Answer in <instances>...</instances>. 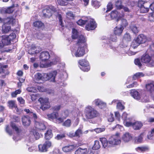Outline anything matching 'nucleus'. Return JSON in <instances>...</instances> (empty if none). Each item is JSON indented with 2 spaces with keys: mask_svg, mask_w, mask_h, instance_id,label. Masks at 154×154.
<instances>
[{
  "mask_svg": "<svg viewBox=\"0 0 154 154\" xmlns=\"http://www.w3.org/2000/svg\"><path fill=\"white\" fill-rule=\"evenodd\" d=\"M86 40L83 36H81L79 38L75 46L73 47L71 49V53L73 57H81L85 53V48L86 46Z\"/></svg>",
  "mask_w": 154,
  "mask_h": 154,
  "instance_id": "f257e3e1",
  "label": "nucleus"
},
{
  "mask_svg": "<svg viewBox=\"0 0 154 154\" xmlns=\"http://www.w3.org/2000/svg\"><path fill=\"white\" fill-rule=\"evenodd\" d=\"M100 140L105 148L113 147L120 143L121 141L119 134L117 133L110 137L108 140L104 137L100 138Z\"/></svg>",
  "mask_w": 154,
  "mask_h": 154,
  "instance_id": "f03ea898",
  "label": "nucleus"
},
{
  "mask_svg": "<svg viewBox=\"0 0 154 154\" xmlns=\"http://www.w3.org/2000/svg\"><path fill=\"white\" fill-rule=\"evenodd\" d=\"M50 57V55L48 52L45 51L41 53L40 56V58L42 62L41 63V66L44 67H47L50 66L51 64H55L57 62H59L60 61V58L58 57H56L54 62L51 63L50 64L48 63V60Z\"/></svg>",
  "mask_w": 154,
  "mask_h": 154,
  "instance_id": "7ed1b4c3",
  "label": "nucleus"
},
{
  "mask_svg": "<svg viewBox=\"0 0 154 154\" xmlns=\"http://www.w3.org/2000/svg\"><path fill=\"white\" fill-rule=\"evenodd\" d=\"M85 116L87 119H92L97 117L98 112L92 106L88 105L85 108L84 111Z\"/></svg>",
  "mask_w": 154,
  "mask_h": 154,
  "instance_id": "20e7f679",
  "label": "nucleus"
},
{
  "mask_svg": "<svg viewBox=\"0 0 154 154\" xmlns=\"http://www.w3.org/2000/svg\"><path fill=\"white\" fill-rule=\"evenodd\" d=\"M17 20L12 17L5 19L4 20V23L2 26V33H6L11 31V27L9 25L10 24L14 25L17 23Z\"/></svg>",
  "mask_w": 154,
  "mask_h": 154,
  "instance_id": "39448f33",
  "label": "nucleus"
},
{
  "mask_svg": "<svg viewBox=\"0 0 154 154\" xmlns=\"http://www.w3.org/2000/svg\"><path fill=\"white\" fill-rule=\"evenodd\" d=\"M38 101L41 104L40 108L43 110H45L50 107V105L48 98L40 97L38 99Z\"/></svg>",
  "mask_w": 154,
  "mask_h": 154,
  "instance_id": "423d86ee",
  "label": "nucleus"
},
{
  "mask_svg": "<svg viewBox=\"0 0 154 154\" xmlns=\"http://www.w3.org/2000/svg\"><path fill=\"white\" fill-rule=\"evenodd\" d=\"M142 62L148 64L149 66L152 67L154 66V59L151 57L149 55H143L141 58Z\"/></svg>",
  "mask_w": 154,
  "mask_h": 154,
  "instance_id": "0eeeda50",
  "label": "nucleus"
},
{
  "mask_svg": "<svg viewBox=\"0 0 154 154\" xmlns=\"http://www.w3.org/2000/svg\"><path fill=\"white\" fill-rule=\"evenodd\" d=\"M88 23L86 26L85 28L88 30H94L96 27L95 22L93 19L87 18Z\"/></svg>",
  "mask_w": 154,
  "mask_h": 154,
  "instance_id": "6e6552de",
  "label": "nucleus"
},
{
  "mask_svg": "<svg viewBox=\"0 0 154 154\" xmlns=\"http://www.w3.org/2000/svg\"><path fill=\"white\" fill-rule=\"evenodd\" d=\"M57 73L56 71H54L48 73L44 74V76L45 77V81L50 80L51 82H54Z\"/></svg>",
  "mask_w": 154,
  "mask_h": 154,
  "instance_id": "1a4fd4ad",
  "label": "nucleus"
},
{
  "mask_svg": "<svg viewBox=\"0 0 154 154\" xmlns=\"http://www.w3.org/2000/svg\"><path fill=\"white\" fill-rule=\"evenodd\" d=\"M51 146V143L50 141H45L43 145L40 144L38 146L39 150L41 152H45L47 151L48 148Z\"/></svg>",
  "mask_w": 154,
  "mask_h": 154,
  "instance_id": "9d476101",
  "label": "nucleus"
},
{
  "mask_svg": "<svg viewBox=\"0 0 154 154\" xmlns=\"http://www.w3.org/2000/svg\"><path fill=\"white\" fill-rule=\"evenodd\" d=\"M35 81L38 83H42L45 81V77L43 75L39 73H36L35 75Z\"/></svg>",
  "mask_w": 154,
  "mask_h": 154,
  "instance_id": "9b49d317",
  "label": "nucleus"
},
{
  "mask_svg": "<svg viewBox=\"0 0 154 154\" xmlns=\"http://www.w3.org/2000/svg\"><path fill=\"white\" fill-rule=\"evenodd\" d=\"M29 140L32 142L35 140H37L39 138V135L38 132L35 131H31L29 136Z\"/></svg>",
  "mask_w": 154,
  "mask_h": 154,
  "instance_id": "f8f14e48",
  "label": "nucleus"
},
{
  "mask_svg": "<svg viewBox=\"0 0 154 154\" xmlns=\"http://www.w3.org/2000/svg\"><path fill=\"white\" fill-rule=\"evenodd\" d=\"M41 51V48L39 47H35V45H32L30 48L28 50V53L30 54H34L39 52Z\"/></svg>",
  "mask_w": 154,
  "mask_h": 154,
  "instance_id": "ddd939ff",
  "label": "nucleus"
},
{
  "mask_svg": "<svg viewBox=\"0 0 154 154\" xmlns=\"http://www.w3.org/2000/svg\"><path fill=\"white\" fill-rule=\"evenodd\" d=\"M47 13L44 14L45 16L47 17H49L52 16L53 12L56 11V9L53 6H50L46 10Z\"/></svg>",
  "mask_w": 154,
  "mask_h": 154,
  "instance_id": "4468645a",
  "label": "nucleus"
},
{
  "mask_svg": "<svg viewBox=\"0 0 154 154\" xmlns=\"http://www.w3.org/2000/svg\"><path fill=\"white\" fill-rule=\"evenodd\" d=\"M35 125L36 128L39 130H44L46 129V126L44 122L35 121Z\"/></svg>",
  "mask_w": 154,
  "mask_h": 154,
  "instance_id": "2eb2a0df",
  "label": "nucleus"
},
{
  "mask_svg": "<svg viewBox=\"0 0 154 154\" xmlns=\"http://www.w3.org/2000/svg\"><path fill=\"white\" fill-rule=\"evenodd\" d=\"M122 139L125 142H128L132 139L131 135L128 132H126L122 135Z\"/></svg>",
  "mask_w": 154,
  "mask_h": 154,
  "instance_id": "dca6fc26",
  "label": "nucleus"
},
{
  "mask_svg": "<svg viewBox=\"0 0 154 154\" xmlns=\"http://www.w3.org/2000/svg\"><path fill=\"white\" fill-rule=\"evenodd\" d=\"M149 2H146L144 5L140 8V12L141 13H146L149 11Z\"/></svg>",
  "mask_w": 154,
  "mask_h": 154,
  "instance_id": "f3484780",
  "label": "nucleus"
},
{
  "mask_svg": "<svg viewBox=\"0 0 154 154\" xmlns=\"http://www.w3.org/2000/svg\"><path fill=\"white\" fill-rule=\"evenodd\" d=\"M136 39L140 44L145 43L147 40L146 36L143 34L138 35Z\"/></svg>",
  "mask_w": 154,
  "mask_h": 154,
  "instance_id": "a211bd4d",
  "label": "nucleus"
},
{
  "mask_svg": "<svg viewBox=\"0 0 154 154\" xmlns=\"http://www.w3.org/2000/svg\"><path fill=\"white\" fill-rule=\"evenodd\" d=\"M147 138L150 140L152 143H154V128H152L149 131L147 135Z\"/></svg>",
  "mask_w": 154,
  "mask_h": 154,
  "instance_id": "6ab92c4d",
  "label": "nucleus"
},
{
  "mask_svg": "<svg viewBox=\"0 0 154 154\" xmlns=\"http://www.w3.org/2000/svg\"><path fill=\"white\" fill-rule=\"evenodd\" d=\"M131 95L135 99L139 100L140 98V95L139 93L136 90L133 89L130 92Z\"/></svg>",
  "mask_w": 154,
  "mask_h": 154,
  "instance_id": "aec40b11",
  "label": "nucleus"
},
{
  "mask_svg": "<svg viewBox=\"0 0 154 154\" xmlns=\"http://www.w3.org/2000/svg\"><path fill=\"white\" fill-rule=\"evenodd\" d=\"M23 124L25 126H29L31 123L30 118L29 117L24 116L22 118Z\"/></svg>",
  "mask_w": 154,
  "mask_h": 154,
  "instance_id": "412c9836",
  "label": "nucleus"
},
{
  "mask_svg": "<svg viewBox=\"0 0 154 154\" xmlns=\"http://www.w3.org/2000/svg\"><path fill=\"white\" fill-rule=\"evenodd\" d=\"M146 135L145 132H143L141 133L139 136L134 138V140L135 143H141L143 141V137Z\"/></svg>",
  "mask_w": 154,
  "mask_h": 154,
  "instance_id": "4be33fe9",
  "label": "nucleus"
},
{
  "mask_svg": "<svg viewBox=\"0 0 154 154\" xmlns=\"http://www.w3.org/2000/svg\"><path fill=\"white\" fill-rule=\"evenodd\" d=\"M146 89L152 92L154 91V82H152L147 84L146 86Z\"/></svg>",
  "mask_w": 154,
  "mask_h": 154,
  "instance_id": "5701e85b",
  "label": "nucleus"
},
{
  "mask_svg": "<svg viewBox=\"0 0 154 154\" xmlns=\"http://www.w3.org/2000/svg\"><path fill=\"white\" fill-rule=\"evenodd\" d=\"M2 42L3 44V46L5 45H8L11 43V41L9 39L8 35H3L2 36Z\"/></svg>",
  "mask_w": 154,
  "mask_h": 154,
  "instance_id": "b1692460",
  "label": "nucleus"
},
{
  "mask_svg": "<svg viewBox=\"0 0 154 154\" xmlns=\"http://www.w3.org/2000/svg\"><path fill=\"white\" fill-rule=\"evenodd\" d=\"M75 148L74 145H69L63 147L62 148L63 151L66 152H70L73 150Z\"/></svg>",
  "mask_w": 154,
  "mask_h": 154,
  "instance_id": "393cba45",
  "label": "nucleus"
},
{
  "mask_svg": "<svg viewBox=\"0 0 154 154\" xmlns=\"http://www.w3.org/2000/svg\"><path fill=\"white\" fill-rule=\"evenodd\" d=\"M124 29L122 26H117L114 29V33L116 35H120Z\"/></svg>",
  "mask_w": 154,
  "mask_h": 154,
  "instance_id": "a878e982",
  "label": "nucleus"
},
{
  "mask_svg": "<svg viewBox=\"0 0 154 154\" xmlns=\"http://www.w3.org/2000/svg\"><path fill=\"white\" fill-rule=\"evenodd\" d=\"M143 125V124L141 122L137 121L133 123L132 127L134 130H138L140 129Z\"/></svg>",
  "mask_w": 154,
  "mask_h": 154,
  "instance_id": "bb28decb",
  "label": "nucleus"
},
{
  "mask_svg": "<svg viewBox=\"0 0 154 154\" xmlns=\"http://www.w3.org/2000/svg\"><path fill=\"white\" fill-rule=\"evenodd\" d=\"M130 28L131 30L134 34L137 33L139 32L138 27L133 23H131V24Z\"/></svg>",
  "mask_w": 154,
  "mask_h": 154,
  "instance_id": "cd10ccee",
  "label": "nucleus"
},
{
  "mask_svg": "<svg viewBox=\"0 0 154 154\" xmlns=\"http://www.w3.org/2000/svg\"><path fill=\"white\" fill-rule=\"evenodd\" d=\"M81 36H83L82 35H80L79 32H78L77 30L73 29L72 30V37L73 39H77L78 41L79 40V38Z\"/></svg>",
  "mask_w": 154,
  "mask_h": 154,
  "instance_id": "c85d7f7f",
  "label": "nucleus"
},
{
  "mask_svg": "<svg viewBox=\"0 0 154 154\" xmlns=\"http://www.w3.org/2000/svg\"><path fill=\"white\" fill-rule=\"evenodd\" d=\"M149 149V147L147 146L138 147L136 148V150L139 152L147 151H148Z\"/></svg>",
  "mask_w": 154,
  "mask_h": 154,
  "instance_id": "c756f323",
  "label": "nucleus"
},
{
  "mask_svg": "<svg viewBox=\"0 0 154 154\" xmlns=\"http://www.w3.org/2000/svg\"><path fill=\"white\" fill-rule=\"evenodd\" d=\"M52 131L51 130H48L45 134V137L46 140H50L53 137Z\"/></svg>",
  "mask_w": 154,
  "mask_h": 154,
  "instance_id": "7c9ffc66",
  "label": "nucleus"
},
{
  "mask_svg": "<svg viewBox=\"0 0 154 154\" xmlns=\"http://www.w3.org/2000/svg\"><path fill=\"white\" fill-rule=\"evenodd\" d=\"M58 116V113L57 112H53L51 113L47 114V118L49 120H53L57 118Z\"/></svg>",
  "mask_w": 154,
  "mask_h": 154,
  "instance_id": "2f4dec72",
  "label": "nucleus"
},
{
  "mask_svg": "<svg viewBox=\"0 0 154 154\" xmlns=\"http://www.w3.org/2000/svg\"><path fill=\"white\" fill-rule=\"evenodd\" d=\"M118 13L116 10L112 11L110 14V16L111 19L116 18L118 17Z\"/></svg>",
  "mask_w": 154,
  "mask_h": 154,
  "instance_id": "473e14b6",
  "label": "nucleus"
},
{
  "mask_svg": "<svg viewBox=\"0 0 154 154\" xmlns=\"http://www.w3.org/2000/svg\"><path fill=\"white\" fill-rule=\"evenodd\" d=\"M87 152V149L79 148L75 152V154H85Z\"/></svg>",
  "mask_w": 154,
  "mask_h": 154,
  "instance_id": "72a5a7b5",
  "label": "nucleus"
},
{
  "mask_svg": "<svg viewBox=\"0 0 154 154\" xmlns=\"http://www.w3.org/2000/svg\"><path fill=\"white\" fill-rule=\"evenodd\" d=\"M10 125L14 130L17 133H18L20 131V130L16 125L13 122H11Z\"/></svg>",
  "mask_w": 154,
  "mask_h": 154,
  "instance_id": "f704fd0d",
  "label": "nucleus"
},
{
  "mask_svg": "<svg viewBox=\"0 0 154 154\" xmlns=\"http://www.w3.org/2000/svg\"><path fill=\"white\" fill-rule=\"evenodd\" d=\"M79 63L81 67L87 66L89 65L88 62L85 59L79 60Z\"/></svg>",
  "mask_w": 154,
  "mask_h": 154,
  "instance_id": "c9c22d12",
  "label": "nucleus"
},
{
  "mask_svg": "<svg viewBox=\"0 0 154 154\" xmlns=\"http://www.w3.org/2000/svg\"><path fill=\"white\" fill-rule=\"evenodd\" d=\"M102 101V100L100 99H96L92 102V105H94L96 106H97L99 108L101 104V103Z\"/></svg>",
  "mask_w": 154,
  "mask_h": 154,
  "instance_id": "e433bc0d",
  "label": "nucleus"
},
{
  "mask_svg": "<svg viewBox=\"0 0 154 154\" xmlns=\"http://www.w3.org/2000/svg\"><path fill=\"white\" fill-rule=\"evenodd\" d=\"M102 101V100L100 99H96L92 102V105H94L96 106H97L99 108L101 104V103Z\"/></svg>",
  "mask_w": 154,
  "mask_h": 154,
  "instance_id": "4c0bfd02",
  "label": "nucleus"
},
{
  "mask_svg": "<svg viewBox=\"0 0 154 154\" xmlns=\"http://www.w3.org/2000/svg\"><path fill=\"white\" fill-rule=\"evenodd\" d=\"M144 74L142 72H138L134 74L133 77L134 80H136L144 76Z\"/></svg>",
  "mask_w": 154,
  "mask_h": 154,
  "instance_id": "58836bf2",
  "label": "nucleus"
},
{
  "mask_svg": "<svg viewBox=\"0 0 154 154\" xmlns=\"http://www.w3.org/2000/svg\"><path fill=\"white\" fill-rule=\"evenodd\" d=\"M140 44L137 41V39L136 38L132 42L131 45V47L132 48L134 49L136 48L138 45H139Z\"/></svg>",
  "mask_w": 154,
  "mask_h": 154,
  "instance_id": "ea45409f",
  "label": "nucleus"
},
{
  "mask_svg": "<svg viewBox=\"0 0 154 154\" xmlns=\"http://www.w3.org/2000/svg\"><path fill=\"white\" fill-rule=\"evenodd\" d=\"M131 40V37L129 34L128 33L125 35L123 38V42H129Z\"/></svg>",
  "mask_w": 154,
  "mask_h": 154,
  "instance_id": "a19ab883",
  "label": "nucleus"
},
{
  "mask_svg": "<svg viewBox=\"0 0 154 154\" xmlns=\"http://www.w3.org/2000/svg\"><path fill=\"white\" fill-rule=\"evenodd\" d=\"M94 143V144L92 147L93 149L94 150L99 149L100 147L99 142L98 140H95Z\"/></svg>",
  "mask_w": 154,
  "mask_h": 154,
  "instance_id": "79ce46f5",
  "label": "nucleus"
},
{
  "mask_svg": "<svg viewBox=\"0 0 154 154\" xmlns=\"http://www.w3.org/2000/svg\"><path fill=\"white\" fill-rule=\"evenodd\" d=\"M75 15L71 11H69L66 14L67 18L69 19H73Z\"/></svg>",
  "mask_w": 154,
  "mask_h": 154,
  "instance_id": "37998d69",
  "label": "nucleus"
},
{
  "mask_svg": "<svg viewBox=\"0 0 154 154\" xmlns=\"http://www.w3.org/2000/svg\"><path fill=\"white\" fill-rule=\"evenodd\" d=\"M115 5L117 9H120L122 8V2L120 0L116 1L115 2Z\"/></svg>",
  "mask_w": 154,
  "mask_h": 154,
  "instance_id": "c03bdc74",
  "label": "nucleus"
},
{
  "mask_svg": "<svg viewBox=\"0 0 154 154\" xmlns=\"http://www.w3.org/2000/svg\"><path fill=\"white\" fill-rule=\"evenodd\" d=\"M69 114V112L68 110H65L62 112L61 116L64 118L66 119L68 116Z\"/></svg>",
  "mask_w": 154,
  "mask_h": 154,
  "instance_id": "a18cd8bd",
  "label": "nucleus"
},
{
  "mask_svg": "<svg viewBox=\"0 0 154 154\" xmlns=\"http://www.w3.org/2000/svg\"><path fill=\"white\" fill-rule=\"evenodd\" d=\"M33 24L35 27L38 28L41 27L43 25V23L39 21L35 22Z\"/></svg>",
  "mask_w": 154,
  "mask_h": 154,
  "instance_id": "49530a36",
  "label": "nucleus"
},
{
  "mask_svg": "<svg viewBox=\"0 0 154 154\" xmlns=\"http://www.w3.org/2000/svg\"><path fill=\"white\" fill-rule=\"evenodd\" d=\"M21 91L20 89H18L16 90L14 92H12L11 94V95L12 97H16L17 94H20Z\"/></svg>",
  "mask_w": 154,
  "mask_h": 154,
  "instance_id": "de8ad7c7",
  "label": "nucleus"
},
{
  "mask_svg": "<svg viewBox=\"0 0 154 154\" xmlns=\"http://www.w3.org/2000/svg\"><path fill=\"white\" fill-rule=\"evenodd\" d=\"M122 118L123 120V122L125 121H128L129 119V117H128V114L125 112H124L122 115Z\"/></svg>",
  "mask_w": 154,
  "mask_h": 154,
  "instance_id": "09e8293b",
  "label": "nucleus"
},
{
  "mask_svg": "<svg viewBox=\"0 0 154 154\" xmlns=\"http://www.w3.org/2000/svg\"><path fill=\"white\" fill-rule=\"evenodd\" d=\"M26 90L29 92L35 93L37 91L36 87H31L27 88Z\"/></svg>",
  "mask_w": 154,
  "mask_h": 154,
  "instance_id": "8fccbe9b",
  "label": "nucleus"
},
{
  "mask_svg": "<svg viewBox=\"0 0 154 154\" xmlns=\"http://www.w3.org/2000/svg\"><path fill=\"white\" fill-rule=\"evenodd\" d=\"M148 20L150 22H154V12L150 13L148 16Z\"/></svg>",
  "mask_w": 154,
  "mask_h": 154,
  "instance_id": "3c124183",
  "label": "nucleus"
},
{
  "mask_svg": "<svg viewBox=\"0 0 154 154\" xmlns=\"http://www.w3.org/2000/svg\"><path fill=\"white\" fill-rule=\"evenodd\" d=\"M71 121L70 119H67L63 124L64 126L66 127H69L71 125Z\"/></svg>",
  "mask_w": 154,
  "mask_h": 154,
  "instance_id": "603ef678",
  "label": "nucleus"
},
{
  "mask_svg": "<svg viewBox=\"0 0 154 154\" xmlns=\"http://www.w3.org/2000/svg\"><path fill=\"white\" fill-rule=\"evenodd\" d=\"M82 132L81 129H79L75 132V134H73V135H75L76 137H80L82 134Z\"/></svg>",
  "mask_w": 154,
  "mask_h": 154,
  "instance_id": "864d4df0",
  "label": "nucleus"
},
{
  "mask_svg": "<svg viewBox=\"0 0 154 154\" xmlns=\"http://www.w3.org/2000/svg\"><path fill=\"white\" fill-rule=\"evenodd\" d=\"M87 22V19L83 20L82 19L79 20L77 22V23L79 25L82 26L85 24Z\"/></svg>",
  "mask_w": 154,
  "mask_h": 154,
  "instance_id": "5fc2aeb1",
  "label": "nucleus"
},
{
  "mask_svg": "<svg viewBox=\"0 0 154 154\" xmlns=\"http://www.w3.org/2000/svg\"><path fill=\"white\" fill-rule=\"evenodd\" d=\"M120 20L121 22V24L120 26H122L123 27H126L128 23L126 19H122Z\"/></svg>",
  "mask_w": 154,
  "mask_h": 154,
  "instance_id": "6e6d98bb",
  "label": "nucleus"
},
{
  "mask_svg": "<svg viewBox=\"0 0 154 154\" xmlns=\"http://www.w3.org/2000/svg\"><path fill=\"white\" fill-rule=\"evenodd\" d=\"M92 6L96 8H98L100 6V2L97 1L92 2Z\"/></svg>",
  "mask_w": 154,
  "mask_h": 154,
  "instance_id": "4d7b16f0",
  "label": "nucleus"
},
{
  "mask_svg": "<svg viewBox=\"0 0 154 154\" xmlns=\"http://www.w3.org/2000/svg\"><path fill=\"white\" fill-rule=\"evenodd\" d=\"M117 39V38L116 36V35L115 34H111L109 38V40L112 42H116Z\"/></svg>",
  "mask_w": 154,
  "mask_h": 154,
  "instance_id": "13d9d810",
  "label": "nucleus"
},
{
  "mask_svg": "<svg viewBox=\"0 0 154 154\" xmlns=\"http://www.w3.org/2000/svg\"><path fill=\"white\" fill-rule=\"evenodd\" d=\"M108 121L109 122H112L114 120V118L113 117V114L110 113V114L108 116Z\"/></svg>",
  "mask_w": 154,
  "mask_h": 154,
  "instance_id": "bf43d9fd",
  "label": "nucleus"
},
{
  "mask_svg": "<svg viewBox=\"0 0 154 154\" xmlns=\"http://www.w3.org/2000/svg\"><path fill=\"white\" fill-rule=\"evenodd\" d=\"M117 108L121 110H123L125 109V107L119 101L118 103L116 106Z\"/></svg>",
  "mask_w": 154,
  "mask_h": 154,
  "instance_id": "052dcab7",
  "label": "nucleus"
},
{
  "mask_svg": "<svg viewBox=\"0 0 154 154\" xmlns=\"http://www.w3.org/2000/svg\"><path fill=\"white\" fill-rule=\"evenodd\" d=\"M80 69L84 72H88L90 69V67L89 65L87 66H83L81 67H80Z\"/></svg>",
  "mask_w": 154,
  "mask_h": 154,
  "instance_id": "680f3d73",
  "label": "nucleus"
},
{
  "mask_svg": "<svg viewBox=\"0 0 154 154\" xmlns=\"http://www.w3.org/2000/svg\"><path fill=\"white\" fill-rule=\"evenodd\" d=\"M6 14H11L13 13L14 11V8L13 7H10L6 8Z\"/></svg>",
  "mask_w": 154,
  "mask_h": 154,
  "instance_id": "e2e57ef3",
  "label": "nucleus"
},
{
  "mask_svg": "<svg viewBox=\"0 0 154 154\" xmlns=\"http://www.w3.org/2000/svg\"><path fill=\"white\" fill-rule=\"evenodd\" d=\"M56 119L57 123H60L62 122L65 119L61 116V117L58 118L57 116V118H56Z\"/></svg>",
  "mask_w": 154,
  "mask_h": 154,
  "instance_id": "0e129e2a",
  "label": "nucleus"
},
{
  "mask_svg": "<svg viewBox=\"0 0 154 154\" xmlns=\"http://www.w3.org/2000/svg\"><path fill=\"white\" fill-rule=\"evenodd\" d=\"M94 130L97 133H99L104 131L105 130L104 128H98L95 129Z\"/></svg>",
  "mask_w": 154,
  "mask_h": 154,
  "instance_id": "69168bd1",
  "label": "nucleus"
},
{
  "mask_svg": "<svg viewBox=\"0 0 154 154\" xmlns=\"http://www.w3.org/2000/svg\"><path fill=\"white\" fill-rule=\"evenodd\" d=\"M36 89L37 90V91L38 90L39 91L41 92H43L45 91V89L43 87L37 86Z\"/></svg>",
  "mask_w": 154,
  "mask_h": 154,
  "instance_id": "338daca9",
  "label": "nucleus"
},
{
  "mask_svg": "<svg viewBox=\"0 0 154 154\" xmlns=\"http://www.w3.org/2000/svg\"><path fill=\"white\" fill-rule=\"evenodd\" d=\"M9 39L11 41L16 37V34L14 33H12L10 35L8 36Z\"/></svg>",
  "mask_w": 154,
  "mask_h": 154,
  "instance_id": "774afa93",
  "label": "nucleus"
}]
</instances>
